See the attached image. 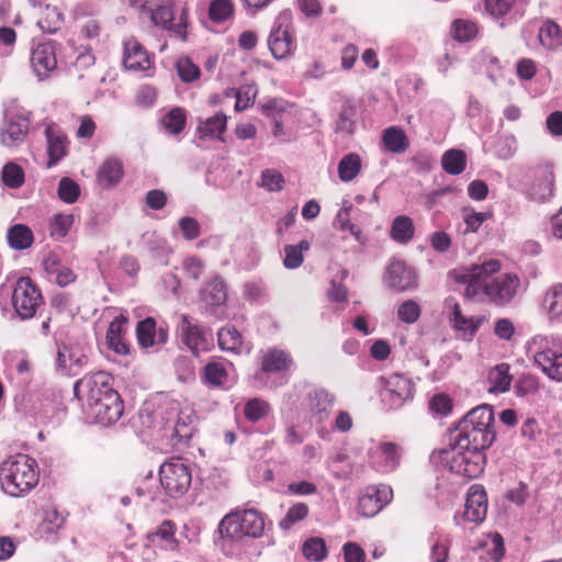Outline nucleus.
<instances>
[{"mask_svg":"<svg viewBox=\"0 0 562 562\" xmlns=\"http://www.w3.org/2000/svg\"><path fill=\"white\" fill-rule=\"evenodd\" d=\"M530 350L533 352L535 364L543 374L551 380L562 381V349L555 339L536 336L530 341Z\"/></svg>","mask_w":562,"mask_h":562,"instance_id":"nucleus-6","label":"nucleus"},{"mask_svg":"<svg viewBox=\"0 0 562 562\" xmlns=\"http://www.w3.org/2000/svg\"><path fill=\"white\" fill-rule=\"evenodd\" d=\"M200 297L211 314L221 317L222 306L227 300L226 284L216 276L201 290Z\"/></svg>","mask_w":562,"mask_h":562,"instance_id":"nucleus-21","label":"nucleus"},{"mask_svg":"<svg viewBox=\"0 0 562 562\" xmlns=\"http://www.w3.org/2000/svg\"><path fill=\"white\" fill-rule=\"evenodd\" d=\"M124 411L123 402L117 392H110L98 402L85 405L83 412L90 423L109 426L116 423Z\"/></svg>","mask_w":562,"mask_h":562,"instance_id":"nucleus-12","label":"nucleus"},{"mask_svg":"<svg viewBox=\"0 0 562 562\" xmlns=\"http://www.w3.org/2000/svg\"><path fill=\"white\" fill-rule=\"evenodd\" d=\"M485 450L451 440L450 447L441 451L440 458L451 472L465 479L480 476L485 467Z\"/></svg>","mask_w":562,"mask_h":562,"instance_id":"nucleus-4","label":"nucleus"},{"mask_svg":"<svg viewBox=\"0 0 562 562\" xmlns=\"http://www.w3.org/2000/svg\"><path fill=\"white\" fill-rule=\"evenodd\" d=\"M123 65L131 71H146L151 67L147 50L133 37L124 42Z\"/></svg>","mask_w":562,"mask_h":562,"instance_id":"nucleus-24","label":"nucleus"},{"mask_svg":"<svg viewBox=\"0 0 562 562\" xmlns=\"http://www.w3.org/2000/svg\"><path fill=\"white\" fill-rule=\"evenodd\" d=\"M445 310L450 312L449 321L452 327L463 337H472L476 333L479 323L474 318L461 314L459 303L454 297L449 296L445 300Z\"/></svg>","mask_w":562,"mask_h":562,"instance_id":"nucleus-27","label":"nucleus"},{"mask_svg":"<svg viewBox=\"0 0 562 562\" xmlns=\"http://www.w3.org/2000/svg\"><path fill=\"white\" fill-rule=\"evenodd\" d=\"M538 387V379L530 373H524L515 383V393L517 396H525L537 392Z\"/></svg>","mask_w":562,"mask_h":562,"instance_id":"nucleus-59","label":"nucleus"},{"mask_svg":"<svg viewBox=\"0 0 562 562\" xmlns=\"http://www.w3.org/2000/svg\"><path fill=\"white\" fill-rule=\"evenodd\" d=\"M270 405L261 398L249 400L244 407V414L249 422L256 423L268 415Z\"/></svg>","mask_w":562,"mask_h":562,"instance_id":"nucleus-52","label":"nucleus"},{"mask_svg":"<svg viewBox=\"0 0 562 562\" xmlns=\"http://www.w3.org/2000/svg\"><path fill=\"white\" fill-rule=\"evenodd\" d=\"M178 225L182 236L187 240H194L200 236L201 226L195 218L191 216L181 217Z\"/></svg>","mask_w":562,"mask_h":562,"instance_id":"nucleus-62","label":"nucleus"},{"mask_svg":"<svg viewBox=\"0 0 562 562\" xmlns=\"http://www.w3.org/2000/svg\"><path fill=\"white\" fill-rule=\"evenodd\" d=\"M477 27L470 21L458 20L453 23V37L459 42H467L475 37Z\"/></svg>","mask_w":562,"mask_h":562,"instance_id":"nucleus-60","label":"nucleus"},{"mask_svg":"<svg viewBox=\"0 0 562 562\" xmlns=\"http://www.w3.org/2000/svg\"><path fill=\"white\" fill-rule=\"evenodd\" d=\"M501 268L499 260L486 259L470 268L458 270L456 280L467 285L464 292L467 297H474L483 292L494 304L503 306L516 296L520 280L514 273H503L492 278Z\"/></svg>","mask_w":562,"mask_h":562,"instance_id":"nucleus-1","label":"nucleus"},{"mask_svg":"<svg viewBox=\"0 0 562 562\" xmlns=\"http://www.w3.org/2000/svg\"><path fill=\"white\" fill-rule=\"evenodd\" d=\"M36 24L45 33H55L63 25V14L56 7L46 4Z\"/></svg>","mask_w":562,"mask_h":562,"instance_id":"nucleus-41","label":"nucleus"},{"mask_svg":"<svg viewBox=\"0 0 562 562\" xmlns=\"http://www.w3.org/2000/svg\"><path fill=\"white\" fill-rule=\"evenodd\" d=\"M308 506L304 503H296L291 506L285 516L280 520L279 526L283 530H289L296 522L303 520L308 515Z\"/></svg>","mask_w":562,"mask_h":562,"instance_id":"nucleus-51","label":"nucleus"},{"mask_svg":"<svg viewBox=\"0 0 562 562\" xmlns=\"http://www.w3.org/2000/svg\"><path fill=\"white\" fill-rule=\"evenodd\" d=\"M412 397L413 384L406 376L396 373L383 379L381 398L390 408L401 407Z\"/></svg>","mask_w":562,"mask_h":562,"instance_id":"nucleus-15","label":"nucleus"},{"mask_svg":"<svg viewBox=\"0 0 562 562\" xmlns=\"http://www.w3.org/2000/svg\"><path fill=\"white\" fill-rule=\"evenodd\" d=\"M509 368L508 363H499L490 370L487 376V391L490 393H505L509 391L513 381Z\"/></svg>","mask_w":562,"mask_h":562,"instance_id":"nucleus-35","label":"nucleus"},{"mask_svg":"<svg viewBox=\"0 0 562 562\" xmlns=\"http://www.w3.org/2000/svg\"><path fill=\"white\" fill-rule=\"evenodd\" d=\"M487 514V496L483 486L472 485L465 501L464 519L474 524H481Z\"/></svg>","mask_w":562,"mask_h":562,"instance_id":"nucleus-22","label":"nucleus"},{"mask_svg":"<svg viewBox=\"0 0 562 562\" xmlns=\"http://www.w3.org/2000/svg\"><path fill=\"white\" fill-rule=\"evenodd\" d=\"M302 552L308 561H322L327 554L325 541L317 537L310 538L303 543Z\"/></svg>","mask_w":562,"mask_h":562,"instance_id":"nucleus-50","label":"nucleus"},{"mask_svg":"<svg viewBox=\"0 0 562 562\" xmlns=\"http://www.w3.org/2000/svg\"><path fill=\"white\" fill-rule=\"evenodd\" d=\"M538 38L547 49L562 46V29L553 21H546L539 30Z\"/></svg>","mask_w":562,"mask_h":562,"instance_id":"nucleus-39","label":"nucleus"},{"mask_svg":"<svg viewBox=\"0 0 562 562\" xmlns=\"http://www.w3.org/2000/svg\"><path fill=\"white\" fill-rule=\"evenodd\" d=\"M259 186L270 192H277L283 189L284 178L276 169H265L261 172Z\"/></svg>","mask_w":562,"mask_h":562,"instance_id":"nucleus-56","label":"nucleus"},{"mask_svg":"<svg viewBox=\"0 0 562 562\" xmlns=\"http://www.w3.org/2000/svg\"><path fill=\"white\" fill-rule=\"evenodd\" d=\"M494 413L490 405L471 409L451 432V440L486 450L495 440Z\"/></svg>","mask_w":562,"mask_h":562,"instance_id":"nucleus-3","label":"nucleus"},{"mask_svg":"<svg viewBox=\"0 0 562 562\" xmlns=\"http://www.w3.org/2000/svg\"><path fill=\"white\" fill-rule=\"evenodd\" d=\"M45 136L47 139V151L49 157L48 167H50L66 156L68 140L67 136L55 124L46 126Z\"/></svg>","mask_w":562,"mask_h":562,"instance_id":"nucleus-28","label":"nucleus"},{"mask_svg":"<svg viewBox=\"0 0 562 562\" xmlns=\"http://www.w3.org/2000/svg\"><path fill=\"white\" fill-rule=\"evenodd\" d=\"M227 116L217 112L215 115L207 119L198 120V133L201 138H216L221 139L222 134L226 130Z\"/></svg>","mask_w":562,"mask_h":562,"instance_id":"nucleus-33","label":"nucleus"},{"mask_svg":"<svg viewBox=\"0 0 562 562\" xmlns=\"http://www.w3.org/2000/svg\"><path fill=\"white\" fill-rule=\"evenodd\" d=\"M361 170V159L356 153H350L341 158L338 164V176L342 182L352 181Z\"/></svg>","mask_w":562,"mask_h":562,"instance_id":"nucleus-42","label":"nucleus"},{"mask_svg":"<svg viewBox=\"0 0 562 562\" xmlns=\"http://www.w3.org/2000/svg\"><path fill=\"white\" fill-rule=\"evenodd\" d=\"M149 18L154 25L175 34L182 41L187 40L188 14L183 5L159 3L151 9Z\"/></svg>","mask_w":562,"mask_h":562,"instance_id":"nucleus-9","label":"nucleus"},{"mask_svg":"<svg viewBox=\"0 0 562 562\" xmlns=\"http://www.w3.org/2000/svg\"><path fill=\"white\" fill-rule=\"evenodd\" d=\"M383 280L387 288L394 292L408 291L417 284L415 270L401 259L390 261L385 268Z\"/></svg>","mask_w":562,"mask_h":562,"instance_id":"nucleus-16","label":"nucleus"},{"mask_svg":"<svg viewBox=\"0 0 562 562\" xmlns=\"http://www.w3.org/2000/svg\"><path fill=\"white\" fill-rule=\"evenodd\" d=\"M310 249V243L305 239L301 240L297 245H288L284 247L283 265L288 269L299 268L303 260V251Z\"/></svg>","mask_w":562,"mask_h":562,"instance_id":"nucleus-47","label":"nucleus"},{"mask_svg":"<svg viewBox=\"0 0 562 562\" xmlns=\"http://www.w3.org/2000/svg\"><path fill=\"white\" fill-rule=\"evenodd\" d=\"M288 23L289 15L284 12L281 13L278 16L276 25L271 30L268 38V45L271 54L277 59H282L290 55L294 47L293 38L289 32Z\"/></svg>","mask_w":562,"mask_h":562,"instance_id":"nucleus-18","label":"nucleus"},{"mask_svg":"<svg viewBox=\"0 0 562 562\" xmlns=\"http://www.w3.org/2000/svg\"><path fill=\"white\" fill-rule=\"evenodd\" d=\"M177 71L184 82L194 81L200 77V68L188 57L180 58L177 61Z\"/></svg>","mask_w":562,"mask_h":562,"instance_id":"nucleus-58","label":"nucleus"},{"mask_svg":"<svg viewBox=\"0 0 562 562\" xmlns=\"http://www.w3.org/2000/svg\"><path fill=\"white\" fill-rule=\"evenodd\" d=\"M485 548L490 558L498 562L504 555V541L499 533H494L485 542Z\"/></svg>","mask_w":562,"mask_h":562,"instance_id":"nucleus-64","label":"nucleus"},{"mask_svg":"<svg viewBox=\"0 0 562 562\" xmlns=\"http://www.w3.org/2000/svg\"><path fill=\"white\" fill-rule=\"evenodd\" d=\"M293 360L288 352L281 349H269L261 359V371L256 374L257 379H261L263 373L284 372L291 369Z\"/></svg>","mask_w":562,"mask_h":562,"instance_id":"nucleus-29","label":"nucleus"},{"mask_svg":"<svg viewBox=\"0 0 562 562\" xmlns=\"http://www.w3.org/2000/svg\"><path fill=\"white\" fill-rule=\"evenodd\" d=\"M234 7L231 0H213L209 8V16L214 22H224L233 16Z\"/></svg>","mask_w":562,"mask_h":562,"instance_id":"nucleus-54","label":"nucleus"},{"mask_svg":"<svg viewBox=\"0 0 562 562\" xmlns=\"http://www.w3.org/2000/svg\"><path fill=\"white\" fill-rule=\"evenodd\" d=\"M195 417L189 411H180L173 420L172 435L178 442L189 440L194 431Z\"/></svg>","mask_w":562,"mask_h":562,"instance_id":"nucleus-38","label":"nucleus"},{"mask_svg":"<svg viewBox=\"0 0 562 562\" xmlns=\"http://www.w3.org/2000/svg\"><path fill=\"white\" fill-rule=\"evenodd\" d=\"M110 392L116 391L111 386V375L104 371L87 374L74 385V393L82 402V407L98 402Z\"/></svg>","mask_w":562,"mask_h":562,"instance_id":"nucleus-10","label":"nucleus"},{"mask_svg":"<svg viewBox=\"0 0 562 562\" xmlns=\"http://www.w3.org/2000/svg\"><path fill=\"white\" fill-rule=\"evenodd\" d=\"M383 144L385 148L393 154H402L409 146V140L405 132L397 127L391 126L383 132Z\"/></svg>","mask_w":562,"mask_h":562,"instance_id":"nucleus-37","label":"nucleus"},{"mask_svg":"<svg viewBox=\"0 0 562 562\" xmlns=\"http://www.w3.org/2000/svg\"><path fill=\"white\" fill-rule=\"evenodd\" d=\"M29 113L18 106H10L3 112V122L0 126V144L4 147L20 146L29 132Z\"/></svg>","mask_w":562,"mask_h":562,"instance_id":"nucleus-8","label":"nucleus"},{"mask_svg":"<svg viewBox=\"0 0 562 562\" xmlns=\"http://www.w3.org/2000/svg\"><path fill=\"white\" fill-rule=\"evenodd\" d=\"M487 214L482 212H474L473 210L463 211V220L465 224L464 234L475 233L480 226L486 221Z\"/></svg>","mask_w":562,"mask_h":562,"instance_id":"nucleus-63","label":"nucleus"},{"mask_svg":"<svg viewBox=\"0 0 562 562\" xmlns=\"http://www.w3.org/2000/svg\"><path fill=\"white\" fill-rule=\"evenodd\" d=\"M443 170L449 175H460L467 166V156L460 149H449L441 158Z\"/></svg>","mask_w":562,"mask_h":562,"instance_id":"nucleus-43","label":"nucleus"},{"mask_svg":"<svg viewBox=\"0 0 562 562\" xmlns=\"http://www.w3.org/2000/svg\"><path fill=\"white\" fill-rule=\"evenodd\" d=\"M136 337L142 348L161 346L168 340V329L157 328L156 321L153 317H147L137 324Z\"/></svg>","mask_w":562,"mask_h":562,"instance_id":"nucleus-26","label":"nucleus"},{"mask_svg":"<svg viewBox=\"0 0 562 562\" xmlns=\"http://www.w3.org/2000/svg\"><path fill=\"white\" fill-rule=\"evenodd\" d=\"M123 173L122 162L116 158H108L99 168L97 179L101 187L111 188L121 181Z\"/></svg>","mask_w":562,"mask_h":562,"instance_id":"nucleus-32","label":"nucleus"},{"mask_svg":"<svg viewBox=\"0 0 562 562\" xmlns=\"http://www.w3.org/2000/svg\"><path fill=\"white\" fill-rule=\"evenodd\" d=\"M178 331L181 341L195 356L209 351L213 346L212 335L200 325L193 323L191 318L181 314L179 316Z\"/></svg>","mask_w":562,"mask_h":562,"instance_id":"nucleus-14","label":"nucleus"},{"mask_svg":"<svg viewBox=\"0 0 562 562\" xmlns=\"http://www.w3.org/2000/svg\"><path fill=\"white\" fill-rule=\"evenodd\" d=\"M353 210V206L350 202L344 201L341 209L338 211L336 218H335V225L338 227L341 232H348L350 235H352L356 240H360L361 238V231L356 225L351 223V211Z\"/></svg>","mask_w":562,"mask_h":562,"instance_id":"nucleus-44","label":"nucleus"},{"mask_svg":"<svg viewBox=\"0 0 562 562\" xmlns=\"http://www.w3.org/2000/svg\"><path fill=\"white\" fill-rule=\"evenodd\" d=\"M543 307L550 322L562 324V283L553 284L547 290Z\"/></svg>","mask_w":562,"mask_h":562,"instance_id":"nucleus-34","label":"nucleus"},{"mask_svg":"<svg viewBox=\"0 0 562 562\" xmlns=\"http://www.w3.org/2000/svg\"><path fill=\"white\" fill-rule=\"evenodd\" d=\"M397 315L402 322L413 324L420 316V307L415 301L407 300L398 306Z\"/></svg>","mask_w":562,"mask_h":562,"instance_id":"nucleus-61","label":"nucleus"},{"mask_svg":"<svg viewBox=\"0 0 562 562\" xmlns=\"http://www.w3.org/2000/svg\"><path fill=\"white\" fill-rule=\"evenodd\" d=\"M186 111L181 108H173L161 117V126L169 134L177 135L186 126Z\"/></svg>","mask_w":562,"mask_h":562,"instance_id":"nucleus-45","label":"nucleus"},{"mask_svg":"<svg viewBox=\"0 0 562 562\" xmlns=\"http://www.w3.org/2000/svg\"><path fill=\"white\" fill-rule=\"evenodd\" d=\"M379 458L382 459V471H393L400 463V447L393 442H384L378 449Z\"/></svg>","mask_w":562,"mask_h":562,"instance_id":"nucleus-46","label":"nucleus"},{"mask_svg":"<svg viewBox=\"0 0 562 562\" xmlns=\"http://www.w3.org/2000/svg\"><path fill=\"white\" fill-rule=\"evenodd\" d=\"M58 196L65 203L76 202L80 195V188L77 182L70 178H63L58 183Z\"/></svg>","mask_w":562,"mask_h":562,"instance_id":"nucleus-55","label":"nucleus"},{"mask_svg":"<svg viewBox=\"0 0 562 562\" xmlns=\"http://www.w3.org/2000/svg\"><path fill=\"white\" fill-rule=\"evenodd\" d=\"M43 297L38 288L27 277L20 278L13 288L12 305L21 319L32 318Z\"/></svg>","mask_w":562,"mask_h":562,"instance_id":"nucleus-11","label":"nucleus"},{"mask_svg":"<svg viewBox=\"0 0 562 562\" xmlns=\"http://www.w3.org/2000/svg\"><path fill=\"white\" fill-rule=\"evenodd\" d=\"M392 496L393 491L389 485L370 487L358 501L359 512L366 517H372L390 503Z\"/></svg>","mask_w":562,"mask_h":562,"instance_id":"nucleus-19","label":"nucleus"},{"mask_svg":"<svg viewBox=\"0 0 562 562\" xmlns=\"http://www.w3.org/2000/svg\"><path fill=\"white\" fill-rule=\"evenodd\" d=\"M43 267L47 279L55 282L60 288L69 285L75 282L77 278L75 272L61 261L57 254L54 252H49L44 257Z\"/></svg>","mask_w":562,"mask_h":562,"instance_id":"nucleus-25","label":"nucleus"},{"mask_svg":"<svg viewBox=\"0 0 562 562\" xmlns=\"http://www.w3.org/2000/svg\"><path fill=\"white\" fill-rule=\"evenodd\" d=\"M531 182L526 188L525 194L528 200L546 203L553 198L554 172L551 164L538 165L530 170Z\"/></svg>","mask_w":562,"mask_h":562,"instance_id":"nucleus-13","label":"nucleus"},{"mask_svg":"<svg viewBox=\"0 0 562 562\" xmlns=\"http://www.w3.org/2000/svg\"><path fill=\"white\" fill-rule=\"evenodd\" d=\"M38 481V464L27 454L16 453L0 463V486L7 495L24 497Z\"/></svg>","mask_w":562,"mask_h":562,"instance_id":"nucleus-2","label":"nucleus"},{"mask_svg":"<svg viewBox=\"0 0 562 562\" xmlns=\"http://www.w3.org/2000/svg\"><path fill=\"white\" fill-rule=\"evenodd\" d=\"M177 525L169 519L161 521L153 531L146 536V546L154 550L177 551L179 540L176 536Z\"/></svg>","mask_w":562,"mask_h":562,"instance_id":"nucleus-20","label":"nucleus"},{"mask_svg":"<svg viewBox=\"0 0 562 562\" xmlns=\"http://www.w3.org/2000/svg\"><path fill=\"white\" fill-rule=\"evenodd\" d=\"M56 46V42L46 41L32 48L31 67L40 80L49 77L57 68Z\"/></svg>","mask_w":562,"mask_h":562,"instance_id":"nucleus-17","label":"nucleus"},{"mask_svg":"<svg viewBox=\"0 0 562 562\" xmlns=\"http://www.w3.org/2000/svg\"><path fill=\"white\" fill-rule=\"evenodd\" d=\"M205 381L214 386H221L226 382L227 372L222 363L212 362L204 369Z\"/></svg>","mask_w":562,"mask_h":562,"instance_id":"nucleus-57","label":"nucleus"},{"mask_svg":"<svg viewBox=\"0 0 562 562\" xmlns=\"http://www.w3.org/2000/svg\"><path fill=\"white\" fill-rule=\"evenodd\" d=\"M74 223V215L71 214H56L50 221L49 231L50 236L56 239H63L69 232Z\"/></svg>","mask_w":562,"mask_h":562,"instance_id":"nucleus-53","label":"nucleus"},{"mask_svg":"<svg viewBox=\"0 0 562 562\" xmlns=\"http://www.w3.org/2000/svg\"><path fill=\"white\" fill-rule=\"evenodd\" d=\"M218 345L223 350L239 351L241 347V335L233 326L222 328L217 333Z\"/></svg>","mask_w":562,"mask_h":562,"instance_id":"nucleus-48","label":"nucleus"},{"mask_svg":"<svg viewBox=\"0 0 562 562\" xmlns=\"http://www.w3.org/2000/svg\"><path fill=\"white\" fill-rule=\"evenodd\" d=\"M65 517L54 507L43 509L42 521L36 528L41 539L54 541L59 529L64 527Z\"/></svg>","mask_w":562,"mask_h":562,"instance_id":"nucleus-31","label":"nucleus"},{"mask_svg":"<svg viewBox=\"0 0 562 562\" xmlns=\"http://www.w3.org/2000/svg\"><path fill=\"white\" fill-rule=\"evenodd\" d=\"M159 481L168 496L179 498L188 492L191 485V470L182 459H171L161 464Z\"/></svg>","mask_w":562,"mask_h":562,"instance_id":"nucleus-7","label":"nucleus"},{"mask_svg":"<svg viewBox=\"0 0 562 562\" xmlns=\"http://www.w3.org/2000/svg\"><path fill=\"white\" fill-rule=\"evenodd\" d=\"M7 239L12 249L23 250L32 246L34 236L29 226L15 224L8 229Z\"/></svg>","mask_w":562,"mask_h":562,"instance_id":"nucleus-36","label":"nucleus"},{"mask_svg":"<svg viewBox=\"0 0 562 562\" xmlns=\"http://www.w3.org/2000/svg\"><path fill=\"white\" fill-rule=\"evenodd\" d=\"M413 220L406 215L396 216L391 227V237L400 244H407L414 236Z\"/></svg>","mask_w":562,"mask_h":562,"instance_id":"nucleus-40","label":"nucleus"},{"mask_svg":"<svg viewBox=\"0 0 562 562\" xmlns=\"http://www.w3.org/2000/svg\"><path fill=\"white\" fill-rule=\"evenodd\" d=\"M335 403V396L325 389L314 390L308 394V412L312 423L328 420Z\"/></svg>","mask_w":562,"mask_h":562,"instance_id":"nucleus-23","label":"nucleus"},{"mask_svg":"<svg viewBox=\"0 0 562 562\" xmlns=\"http://www.w3.org/2000/svg\"><path fill=\"white\" fill-rule=\"evenodd\" d=\"M2 181L8 188L19 189L25 181L24 170L18 164L10 161L2 168Z\"/></svg>","mask_w":562,"mask_h":562,"instance_id":"nucleus-49","label":"nucleus"},{"mask_svg":"<svg viewBox=\"0 0 562 562\" xmlns=\"http://www.w3.org/2000/svg\"><path fill=\"white\" fill-rule=\"evenodd\" d=\"M265 530V519L257 509L234 510L225 515L218 524L223 540L239 541L246 537L260 538Z\"/></svg>","mask_w":562,"mask_h":562,"instance_id":"nucleus-5","label":"nucleus"},{"mask_svg":"<svg viewBox=\"0 0 562 562\" xmlns=\"http://www.w3.org/2000/svg\"><path fill=\"white\" fill-rule=\"evenodd\" d=\"M57 362L63 370L76 375L87 366L88 357L78 347L63 346L58 348Z\"/></svg>","mask_w":562,"mask_h":562,"instance_id":"nucleus-30","label":"nucleus"}]
</instances>
